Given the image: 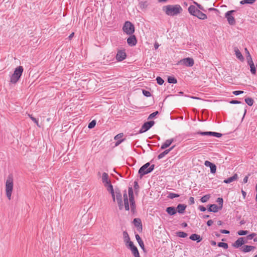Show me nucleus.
Masks as SVG:
<instances>
[{"instance_id": "obj_59", "label": "nucleus", "mask_w": 257, "mask_h": 257, "mask_svg": "<svg viewBox=\"0 0 257 257\" xmlns=\"http://www.w3.org/2000/svg\"><path fill=\"white\" fill-rule=\"evenodd\" d=\"M249 176V174H248L247 176H246L243 180V183H246L248 181V176Z\"/></svg>"}, {"instance_id": "obj_23", "label": "nucleus", "mask_w": 257, "mask_h": 257, "mask_svg": "<svg viewBox=\"0 0 257 257\" xmlns=\"http://www.w3.org/2000/svg\"><path fill=\"white\" fill-rule=\"evenodd\" d=\"M136 238L139 244L140 247L143 249L145 250V245L143 241L142 240L140 235L138 234H136L135 235Z\"/></svg>"}, {"instance_id": "obj_61", "label": "nucleus", "mask_w": 257, "mask_h": 257, "mask_svg": "<svg viewBox=\"0 0 257 257\" xmlns=\"http://www.w3.org/2000/svg\"><path fill=\"white\" fill-rule=\"evenodd\" d=\"M220 232L222 233H224V234H228V233H229V231L228 230H225V229H221V230H220Z\"/></svg>"}, {"instance_id": "obj_49", "label": "nucleus", "mask_w": 257, "mask_h": 257, "mask_svg": "<svg viewBox=\"0 0 257 257\" xmlns=\"http://www.w3.org/2000/svg\"><path fill=\"white\" fill-rule=\"evenodd\" d=\"M124 206L125 210L128 211L130 210L128 200L124 201Z\"/></svg>"}, {"instance_id": "obj_2", "label": "nucleus", "mask_w": 257, "mask_h": 257, "mask_svg": "<svg viewBox=\"0 0 257 257\" xmlns=\"http://www.w3.org/2000/svg\"><path fill=\"white\" fill-rule=\"evenodd\" d=\"M155 168V165H152L150 166V163L148 162L143 165L139 170L138 173L139 174L140 178L146 174H149L152 172Z\"/></svg>"}, {"instance_id": "obj_27", "label": "nucleus", "mask_w": 257, "mask_h": 257, "mask_svg": "<svg viewBox=\"0 0 257 257\" xmlns=\"http://www.w3.org/2000/svg\"><path fill=\"white\" fill-rule=\"evenodd\" d=\"M234 51L235 52V55L236 57L240 60H243L244 59L243 57L242 56L241 53L239 51V50L235 48L234 49Z\"/></svg>"}, {"instance_id": "obj_56", "label": "nucleus", "mask_w": 257, "mask_h": 257, "mask_svg": "<svg viewBox=\"0 0 257 257\" xmlns=\"http://www.w3.org/2000/svg\"><path fill=\"white\" fill-rule=\"evenodd\" d=\"M134 188L136 191H138V190L139 188V185L137 181H135L134 182Z\"/></svg>"}, {"instance_id": "obj_15", "label": "nucleus", "mask_w": 257, "mask_h": 257, "mask_svg": "<svg viewBox=\"0 0 257 257\" xmlns=\"http://www.w3.org/2000/svg\"><path fill=\"white\" fill-rule=\"evenodd\" d=\"M204 165L207 167H210L211 173H215L216 172V167L213 163H212L208 161H206L204 163Z\"/></svg>"}, {"instance_id": "obj_58", "label": "nucleus", "mask_w": 257, "mask_h": 257, "mask_svg": "<svg viewBox=\"0 0 257 257\" xmlns=\"http://www.w3.org/2000/svg\"><path fill=\"white\" fill-rule=\"evenodd\" d=\"M199 209L201 211H203V212H204L206 210V208L205 207H204L203 206H201V205L199 206Z\"/></svg>"}, {"instance_id": "obj_11", "label": "nucleus", "mask_w": 257, "mask_h": 257, "mask_svg": "<svg viewBox=\"0 0 257 257\" xmlns=\"http://www.w3.org/2000/svg\"><path fill=\"white\" fill-rule=\"evenodd\" d=\"M246 59L247 60L248 64L250 66V72H251V74H254V75L255 74H256L255 67L254 63L252 60L251 56L249 53H248V56H247Z\"/></svg>"}, {"instance_id": "obj_4", "label": "nucleus", "mask_w": 257, "mask_h": 257, "mask_svg": "<svg viewBox=\"0 0 257 257\" xmlns=\"http://www.w3.org/2000/svg\"><path fill=\"white\" fill-rule=\"evenodd\" d=\"M13 189V178L12 175H10L7 178L6 183V195L8 199H11V195Z\"/></svg>"}, {"instance_id": "obj_50", "label": "nucleus", "mask_w": 257, "mask_h": 257, "mask_svg": "<svg viewBox=\"0 0 257 257\" xmlns=\"http://www.w3.org/2000/svg\"><path fill=\"white\" fill-rule=\"evenodd\" d=\"M131 211L134 212L136 208L135 202L130 203Z\"/></svg>"}, {"instance_id": "obj_39", "label": "nucleus", "mask_w": 257, "mask_h": 257, "mask_svg": "<svg viewBox=\"0 0 257 257\" xmlns=\"http://www.w3.org/2000/svg\"><path fill=\"white\" fill-rule=\"evenodd\" d=\"M29 116L30 117V118L37 124V125L39 127H40V125L39 124L38 120L33 117L32 114H29Z\"/></svg>"}, {"instance_id": "obj_20", "label": "nucleus", "mask_w": 257, "mask_h": 257, "mask_svg": "<svg viewBox=\"0 0 257 257\" xmlns=\"http://www.w3.org/2000/svg\"><path fill=\"white\" fill-rule=\"evenodd\" d=\"M128 195L129 197V200H130V203L135 202V199H134V191H133V188L132 187L128 188Z\"/></svg>"}, {"instance_id": "obj_8", "label": "nucleus", "mask_w": 257, "mask_h": 257, "mask_svg": "<svg viewBox=\"0 0 257 257\" xmlns=\"http://www.w3.org/2000/svg\"><path fill=\"white\" fill-rule=\"evenodd\" d=\"M235 12V10L227 11L225 14V18L227 19L228 24L230 25H234L235 24V20L232 15Z\"/></svg>"}, {"instance_id": "obj_45", "label": "nucleus", "mask_w": 257, "mask_h": 257, "mask_svg": "<svg viewBox=\"0 0 257 257\" xmlns=\"http://www.w3.org/2000/svg\"><path fill=\"white\" fill-rule=\"evenodd\" d=\"M247 233H248V231H247V230H241L237 232V234L239 235H246Z\"/></svg>"}, {"instance_id": "obj_51", "label": "nucleus", "mask_w": 257, "mask_h": 257, "mask_svg": "<svg viewBox=\"0 0 257 257\" xmlns=\"http://www.w3.org/2000/svg\"><path fill=\"white\" fill-rule=\"evenodd\" d=\"M143 93L145 96L147 97H149L151 95V93L149 91L146 90H143Z\"/></svg>"}, {"instance_id": "obj_18", "label": "nucleus", "mask_w": 257, "mask_h": 257, "mask_svg": "<svg viewBox=\"0 0 257 257\" xmlns=\"http://www.w3.org/2000/svg\"><path fill=\"white\" fill-rule=\"evenodd\" d=\"M238 179V175L236 173L234 174L233 176L230 177L223 181V182L226 184L230 183L233 181L237 180Z\"/></svg>"}, {"instance_id": "obj_24", "label": "nucleus", "mask_w": 257, "mask_h": 257, "mask_svg": "<svg viewBox=\"0 0 257 257\" xmlns=\"http://www.w3.org/2000/svg\"><path fill=\"white\" fill-rule=\"evenodd\" d=\"M107 190L110 193L113 201L115 202V195H114V191L115 190L113 189V186L112 184H110L108 187L106 188Z\"/></svg>"}, {"instance_id": "obj_64", "label": "nucleus", "mask_w": 257, "mask_h": 257, "mask_svg": "<svg viewBox=\"0 0 257 257\" xmlns=\"http://www.w3.org/2000/svg\"><path fill=\"white\" fill-rule=\"evenodd\" d=\"M230 103H232V104H238V103H240L241 102L239 101H237V100H232L230 102Z\"/></svg>"}, {"instance_id": "obj_34", "label": "nucleus", "mask_w": 257, "mask_h": 257, "mask_svg": "<svg viewBox=\"0 0 257 257\" xmlns=\"http://www.w3.org/2000/svg\"><path fill=\"white\" fill-rule=\"evenodd\" d=\"M177 235L178 237L184 238L187 236L188 234L187 233L183 231H178L177 232Z\"/></svg>"}, {"instance_id": "obj_5", "label": "nucleus", "mask_w": 257, "mask_h": 257, "mask_svg": "<svg viewBox=\"0 0 257 257\" xmlns=\"http://www.w3.org/2000/svg\"><path fill=\"white\" fill-rule=\"evenodd\" d=\"M24 71L23 66H20L17 67L14 73L11 76L10 82L12 83H16L20 79Z\"/></svg>"}, {"instance_id": "obj_28", "label": "nucleus", "mask_w": 257, "mask_h": 257, "mask_svg": "<svg viewBox=\"0 0 257 257\" xmlns=\"http://www.w3.org/2000/svg\"><path fill=\"white\" fill-rule=\"evenodd\" d=\"M110 181L108 179V175L107 173L104 172L102 173V183H107V182Z\"/></svg>"}, {"instance_id": "obj_38", "label": "nucleus", "mask_w": 257, "mask_h": 257, "mask_svg": "<svg viewBox=\"0 0 257 257\" xmlns=\"http://www.w3.org/2000/svg\"><path fill=\"white\" fill-rule=\"evenodd\" d=\"M180 195L178 194H176L174 193H170L168 196V197L170 199H173L176 197H179Z\"/></svg>"}, {"instance_id": "obj_16", "label": "nucleus", "mask_w": 257, "mask_h": 257, "mask_svg": "<svg viewBox=\"0 0 257 257\" xmlns=\"http://www.w3.org/2000/svg\"><path fill=\"white\" fill-rule=\"evenodd\" d=\"M174 139H169V140H167L165 143L162 145L161 147V150H164V149H165L166 148H167L168 147H169L171 145V144L174 142Z\"/></svg>"}, {"instance_id": "obj_22", "label": "nucleus", "mask_w": 257, "mask_h": 257, "mask_svg": "<svg viewBox=\"0 0 257 257\" xmlns=\"http://www.w3.org/2000/svg\"><path fill=\"white\" fill-rule=\"evenodd\" d=\"M166 211L170 215H174L177 213V210L174 207H168Z\"/></svg>"}, {"instance_id": "obj_47", "label": "nucleus", "mask_w": 257, "mask_h": 257, "mask_svg": "<svg viewBox=\"0 0 257 257\" xmlns=\"http://www.w3.org/2000/svg\"><path fill=\"white\" fill-rule=\"evenodd\" d=\"M158 114H159V112L158 111L153 112L152 113L149 115L148 119H152L155 116H156Z\"/></svg>"}, {"instance_id": "obj_42", "label": "nucleus", "mask_w": 257, "mask_h": 257, "mask_svg": "<svg viewBox=\"0 0 257 257\" xmlns=\"http://www.w3.org/2000/svg\"><path fill=\"white\" fill-rule=\"evenodd\" d=\"M130 249L131 250L132 252L134 254V255L139 253L138 249L136 246H135L134 247H133V248Z\"/></svg>"}, {"instance_id": "obj_43", "label": "nucleus", "mask_w": 257, "mask_h": 257, "mask_svg": "<svg viewBox=\"0 0 257 257\" xmlns=\"http://www.w3.org/2000/svg\"><path fill=\"white\" fill-rule=\"evenodd\" d=\"M156 81H157V83L159 85H162L163 84V83L164 82V80L162 78H161L160 77H159V76L156 78Z\"/></svg>"}, {"instance_id": "obj_62", "label": "nucleus", "mask_w": 257, "mask_h": 257, "mask_svg": "<svg viewBox=\"0 0 257 257\" xmlns=\"http://www.w3.org/2000/svg\"><path fill=\"white\" fill-rule=\"evenodd\" d=\"M213 223V221L212 220H209L207 222V225L209 226H211Z\"/></svg>"}, {"instance_id": "obj_48", "label": "nucleus", "mask_w": 257, "mask_h": 257, "mask_svg": "<svg viewBox=\"0 0 257 257\" xmlns=\"http://www.w3.org/2000/svg\"><path fill=\"white\" fill-rule=\"evenodd\" d=\"M126 245H127L130 249H132L133 247L136 246L132 241H130L129 242H127V244H126Z\"/></svg>"}, {"instance_id": "obj_6", "label": "nucleus", "mask_w": 257, "mask_h": 257, "mask_svg": "<svg viewBox=\"0 0 257 257\" xmlns=\"http://www.w3.org/2000/svg\"><path fill=\"white\" fill-rule=\"evenodd\" d=\"M123 31L127 35H132L135 32V27L131 22L126 21L123 25Z\"/></svg>"}, {"instance_id": "obj_25", "label": "nucleus", "mask_w": 257, "mask_h": 257, "mask_svg": "<svg viewBox=\"0 0 257 257\" xmlns=\"http://www.w3.org/2000/svg\"><path fill=\"white\" fill-rule=\"evenodd\" d=\"M255 248L254 246L251 245H244L242 247V251L244 252H248L253 249H254Z\"/></svg>"}, {"instance_id": "obj_55", "label": "nucleus", "mask_w": 257, "mask_h": 257, "mask_svg": "<svg viewBox=\"0 0 257 257\" xmlns=\"http://www.w3.org/2000/svg\"><path fill=\"white\" fill-rule=\"evenodd\" d=\"M194 203H195L194 198L193 197H190L189 198V204L190 205H192V204H194Z\"/></svg>"}, {"instance_id": "obj_37", "label": "nucleus", "mask_w": 257, "mask_h": 257, "mask_svg": "<svg viewBox=\"0 0 257 257\" xmlns=\"http://www.w3.org/2000/svg\"><path fill=\"white\" fill-rule=\"evenodd\" d=\"M217 245L219 247H223L224 249H227L228 247V244L227 243H225V242H219V243H218Z\"/></svg>"}, {"instance_id": "obj_35", "label": "nucleus", "mask_w": 257, "mask_h": 257, "mask_svg": "<svg viewBox=\"0 0 257 257\" xmlns=\"http://www.w3.org/2000/svg\"><path fill=\"white\" fill-rule=\"evenodd\" d=\"M216 202L218 203L219 204V206L218 207L220 208V209H221L222 208V206H223V200L222 198H218L216 200Z\"/></svg>"}, {"instance_id": "obj_57", "label": "nucleus", "mask_w": 257, "mask_h": 257, "mask_svg": "<svg viewBox=\"0 0 257 257\" xmlns=\"http://www.w3.org/2000/svg\"><path fill=\"white\" fill-rule=\"evenodd\" d=\"M194 3L197 6L198 8L200 10L204 11V9L202 6H201L200 4H198L196 2H194Z\"/></svg>"}, {"instance_id": "obj_26", "label": "nucleus", "mask_w": 257, "mask_h": 257, "mask_svg": "<svg viewBox=\"0 0 257 257\" xmlns=\"http://www.w3.org/2000/svg\"><path fill=\"white\" fill-rule=\"evenodd\" d=\"M134 224L136 227H140L142 229V221L140 218H135L133 220Z\"/></svg>"}, {"instance_id": "obj_17", "label": "nucleus", "mask_w": 257, "mask_h": 257, "mask_svg": "<svg viewBox=\"0 0 257 257\" xmlns=\"http://www.w3.org/2000/svg\"><path fill=\"white\" fill-rule=\"evenodd\" d=\"M187 206L185 204H179L176 209V210H177V211H178V212L179 213H180V214H183L184 213V211H185V210Z\"/></svg>"}, {"instance_id": "obj_14", "label": "nucleus", "mask_w": 257, "mask_h": 257, "mask_svg": "<svg viewBox=\"0 0 257 257\" xmlns=\"http://www.w3.org/2000/svg\"><path fill=\"white\" fill-rule=\"evenodd\" d=\"M131 36L127 39V43L129 46H134L137 43L136 37L135 35H131Z\"/></svg>"}, {"instance_id": "obj_40", "label": "nucleus", "mask_w": 257, "mask_h": 257, "mask_svg": "<svg viewBox=\"0 0 257 257\" xmlns=\"http://www.w3.org/2000/svg\"><path fill=\"white\" fill-rule=\"evenodd\" d=\"M197 134L202 136H211V132H198Z\"/></svg>"}, {"instance_id": "obj_29", "label": "nucleus", "mask_w": 257, "mask_h": 257, "mask_svg": "<svg viewBox=\"0 0 257 257\" xmlns=\"http://www.w3.org/2000/svg\"><path fill=\"white\" fill-rule=\"evenodd\" d=\"M124 241L125 242V244H127V242L131 241L129 235L126 231H123V232Z\"/></svg>"}, {"instance_id": "obj_60", "label": "nucleus", "mask_w": 257, "mask_h": 257, "mask_svg": "<svg viewBox=\"0 0 257 257\" xmlns=\"http://www.w3.org/2000/svg\"><path fill=\"white\" fill-rule=\"evenodd\" d=\"M123 139H121V140H117V142L115 143V146H118L123 141Z\"/></svg>"}, {"instance_id": "obj_21", "label": "nucleus", "mask_w": 257, "mask_h": 257, "mask_svg": "<svg viewBox=\"0 0 257 257\" xmlns=\"http://www.w3.org/2000/svg\"><path fill=\"white\" fill-rule=\"evenodd\" d=\"M208 210L209 212H217L220 209L217 205L214 204L210 205Z\"/></svg>"}, {"instance_id": "obj_10", "label": "nucleus", "mask_w": 257, "mask_h": 257, "mask_svg": "<svg viewBox=\"0 0 257 257\" xmlns=\"http://www.w3.org/2000/svg\"><path fill=\"white\" fill-rule=\"evenodd\" d=\"M179 63L187 67H192L194 64V60L191 58H186L181 60Z\"/></svg>"}, {"instance_id": "obj_31", "label": "nucleus", "mask_w": 257, "mask_h": 257, "mask_svg": "<svg viewBox=\"0 0 257 257\" xmlns=\"http://www.w3.org/2000/svg\"><path fill=\"white\" fill-rule=\"evenodd\" d=\"M245 102L249 105L252 106L253 104L254 100L252 98L247 97L245 98Z\"/></svg>"}, {"instance_id": "obj_3", "label": "nucleus", "mask_w": 257, "mask_h": 257, "mask_svg": "<svg viewBox=\"0 0 257 257\" xmlns=\"http://www.w3.org/2000/svg\"><path fill=\"white\" fill-rule=\"evenodd\" d=\"M188 12L191 15L195 16L199 19L205 20L207 19V16L193 5H191L188 8Z\"/></svg>"}, {"instance_id": "obj_13", "label": "nucleus", "mask_w": 257, "mask_h": 257, "mask_svg": "<svg viewBox=\"0 0 257 257\" xmlns=\"http://www.w3.org/2000/svg\"><path fill=\"white\" fill-rule=\"evenodd\" d=\"M126 58V53L124 51L120 50L117 52L116 55V59L118 61H121Z\"/></svg>"}, {"instance_id": "obj_12", "label": "nucleus", "mask_w": 257, "mask_h": 257, "mask_svg": "<svg viewBox=\"0 0 257 257\" xmlns=\"http://www.w3.org/2000/svg\"><path fill=\"white\" fill-rule=\"evenodd\" d=\"M247 242L244 240V237H239L232 244V246L235 248H238Z\"/></svg>"}, {"instance_id": "obj_63", "label": "nucleus", "mask_w": 257, "mask_h": 257, "mask_svg": "<svg viewBox=\"0 0 257 257\" xmlns=\"http://www.w3.org/2000/svg\"><path fill=\"white\" fill-rule=\"evenodd\" d=\"M103 183V184H104V186L106 188L108 187V186H109L110 184H111V182H110V181H108V182H107V183Z\"/></svg>"}, {"instance_id": "obj_19", "label": "nucleus", "mask_w": 257, "mask_h": 257, "mask_svg": "<svg viewBox=\"0 0 257 257\" xmlns=\"http://www.w3.org/2000/svg\"><path fill=\"white\" fill-rule=\"evenodd\" d=\"M189 238L193 241L196 240L197 241V242H200L202 239V238L200 236V235H198L196 233L191 234Z\"/></svg>"}, {"instance_id": "obj_52", "label": "nucleus", "mask_w": 257, "mask_h": 257, "mask_svg": "<svg viewBox=\"0 0 257 257\" xmlns=\"http://www.w3.org/2000/svg\"><path fill=\"white\" fill-rule=\"evenodd\" d=\"M123 136L122 133H120L114 137L115 140H119L120 138H121Z\"/></svg>"}, {"instance_id": "obj_9", "label": "nucleus", "mask_w": 257, "mask_h": 257, "mask_svg": "<svg viewBox=\"0 0 257 257\" xmlns=\"http://www.w3.org/2000/svg\"><path fill=\"white\" fill-rule=\"evenodd\" d=\"M155 123V122L153 120L145 122L142 126L139 133H143L148 131Z\"/></svg>"}, {"instance_id": "obj_53", "label": "nucleus", "mask_w": 257, "mask_h": 257, "mask_svg": "<svg viewBox=\"0 0 257 257\" xmlns=\"http://www.w3.org/2000/svg\"><path fill=\"white\" fill-rule=\"evenodd\" d=\"M123 201H128V197H127V194L126 190H124V192H123Z\"/></svg>"}, {"instance_id": "obj_46", "label": "nucleus", "mask_w": 257, "mask_h": 257, "mask_svg": "<svg viewBox=\"0 0 257 257\" xmlns=\"http://www.w3.org/2000/svg\"><path fill=\"white\" fill-rule=\"evenodd\" d=\"M256 235V234L255 233H252L250 234H249L246 237V239L245 240H251Z\"/></svg>"}, {"instance_id": "obj_36", "label": "nucleus", "mask_w": 257, "mask_h": 257, "mask_svg": "<svg viewBox=\"0 0 257 257\" xmlns=\"http://www.w3.org/2000/svg\"><path fill=\"white\" fill-rule=\"evenodd\" d=\"M209 198H210V195H204L203 196H202L201 198L200 201L202 203H205V202H206L208 200Z\"/></svg>"}, {"instance_id": "obj_30", "label": "nucleus", "mask_w": 257, "mask_h": 257, "mask_svg": "<svg viewBox=\"0 0 257 257\" xmlns=\"http://www.w3.org/2000/svg\"><path fill=\"white\" fill-rule=\"evenodd\" d=\"M170 152V150H166L163 152L160 153L158 156V159H162L165 156L167 155Z\"/></svg>"}, {"instance_id": "obj_1", "label": "nucleus", "mask_w": 257, "mask_h": 257, "mask_svg": "<svg viewBox=\"0 0 257 257\" xmlns=\"http://www.w3.org/2000/svg\"><path fill=\"white\" fill-rule=\"evenodd\" d=\"M162 10L165 13L169 16H177L183 11L182 7L179 5H169L163 7Z\"/></svg>"}, {"instance_id": "obj_54", "label": "nucleus", "mask_w": 257, "mask_h": 257, "mask_svg": "<svg viewBox=\"0 0 257 257\" xmlns=\"http://www.w3.org/2000/svg\"><path fill=\"white\" fill-rule=\"evenodd\" d=\"M243 93V91H240V90H236V91H234L233 92V94L235 95H238L242 94Z\"/></svg>"}, {"instance_id": "obj_32", "label": "nucleus", "mask_w": 257, "mask_h": 257, "mask_svg": "<svg viewBox=\"0 0 257 257\" xmlns=\"http://www.w3.org/2000/svg\"><path fill=\"white\" fill-rule=\"evenodd\" d=\"M255 0H242L240 2L241 5L244 4H253Z\"/></svg>"}, {"instance_id": "obj_7", "label": "nucleus", "mask_w": 257, "mask_h": 257, "mask_svg": "<svg viewBox=\"0 0 257 257\" xmlns=\"http://www.w3.org/2000/svg\"><path fill=\"white\" fill-rule=\"evenodd\" d=\"M115 199L116 198L119 210H121L123 208V205L122 200V195L120 190L118 188H115L114 191Z\"/></svg>"}, {"instance_id": "obj_33", "label": "nucleus", "mask_w": 257, "mask_h": 257, "mask_svg": "<svg viewBox=\"0 0 257 257\" xmlns=\"http://www.w3.org/2000/svg\"><path fill=\"white\" fill-rule=\"evenodd\" d=\"M168 83H173V84H175L177 82V79L174 77H172V76H169L168 77Z\"/></svg>"}, {"instance_id": "obj_44", "label": "nucleus", "mask_w": 257, "mask_h": 257, "mask_svg": "<svg viewBox=\"0 0 257 257\" xmlns=\"http://www.w3.org/2000/svg\"><path fill=\"white\" fill-rule=\"evenodd\" d=\"M211 136H214V137H215L217 138H220L222 136V135L219 133L211 132Z\"/></svg>"}, {"instance_id": "obj_41", "label": "nucleus", "mask_w": 257, "mask_h": 257, "mask_svg": "<svg viewBox=\"0 0 257 257\" xmlns=\"http://www.w3.org/2000/svg\"><path fill=\"white\" fill-rule=\"evenodd\" d=\"M96 123V120H93L89 123L88 127L89 128H92L95 126Z\"/></svg>"}]
</instances>
